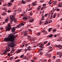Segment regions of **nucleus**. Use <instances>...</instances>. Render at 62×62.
<instances>
[{
	"label": "nucleus",
	"instance_id": "obj_54",
	"mask_svg": "<svg viewBox=\"0 0 62 62\" xmlns=\"http://www.w3.org/2000/svg\"><path fill=\"white\" fill-rule=\"evenodd\" d=\"M14 2V0H11V2Z\"/></svg>",
	"mask_w": 62,
	"mask_h": 62
},
{
	"label": "nucleus",
	"instance_id": "obj_8",
	"mask_svg": "<svg viewBox=\"0 0 62 62\" xmlns=\"http://www.w3.org/2000/svg\"><path fill=\"white\" fill-rule=\"evenodd\" d=\"M11 5H12V3H11L10 2L8 3V4H7L8 7H10V6H11Z\"/></svg>",
	"mask_w": 62,
	"mask_h": 62
},
{
	"label": "nucleus",
	"instance_id": "obj_22",
	"mask_svg": "<svg viewBox=\"0 0 62 62\" xmlns=\"http://www.w3.org/2000/svg\"><path fill=\"white\" fill-rule=\"evenodd\" d=\"M27 33H26L25 32H24L23 34V35L24 36H27Z\"/></svg>",
	"mask_w": 62,
	"mask_h": 62
},
{
	"label": "nucleus",
	"instance_id": "obj_44",
	"mask_svg": "<svg viewBox=\"0 0 62 62\" xmlns=\"http://www.w3.org/2000/svg\"><path fill=\"white\" fill-rule=\"evenodd\" d=\"M60 10V9L58 8L57 9L56 11H59Z\"/></svg>",
	"mask_w": 62,
	"mask_h": 62
},
{
	"label": "nucleus",
	"instance_id": "obj_41",
	"mask_svg": "<svg viewBox=\"0 0 62 62\" xmlns=\"http://www.w3.org/2000/svg\"><path fill=\"white\" fill-rule=\"evenodd\" d=\"M56 62H60V60L59 59H58V60H56Z\"/></svg>",
	"mask_w": 62,
	"mask_h": 62
},
{
	"label": "nucleus",
	"instance_id": "obj_37",
	"mask_svg": "<svg viewBox=\"0 0 62 62\" xmlns=\"http://www.w3.org/2000/svg\"><path fill=\"white\" fill-rule=\"evenodd\" d=\"M60 57H61V56H62V53H60Z\"/></svg>",
	"mask_w": 62,
	"mask_h": 62
},
{
	"label": "nucleus",
	"instance_id": "obj_64",
	"mask_svg": "<svg viewBox=\"0 0 62 62\" xmlns=\"http://www.w3.org/2000/svg\"><path fill=\"white\" fill-rule=\"evenodd\" d=\"M55 47H57V45H55Z\"/></svg>",
	"mask_w": 62,
	"mask_h": 62
},
{
	"label": "nucleus",
	"instance_id": "obj_48",
	"mask_svg": "<svg viewBox=\"0 0 62 62\" xmlns=\"http://www.w3.org/2000/svg\"><path fill=\"white\" fill-rule=\"evenodd\" d=\"M13 14L14 15V16L15 15H16V12H14Z\"/></svg>",
	"mask_w": 62,
	"mask_h": 62
},
{
	"label": "nucleus",
	"instance_id": "obj_7",
	"mask_svg": "<svg viewBox=\"0 0 62 62\" xmlns=\"http://www.w3.org/2000/svg\"><path fill=\"white\" fill-rule=\"evenodd\" d=\"M7 50L6 49V50H4V53L1 54V55H3V54H7Z\"/></svg>",
	"mask_w": 62,
	"mask_h": 62
},
{
	"label": "nucleus",
	"instance_id": "obj_27",
	"mask_svg": "<svg viewBox=\"0 0 62 62\" xmlns=\"http://www.w3.org/2000/svg\"><path fill=\"white\" fill-rule=\"evenodd\" d=\"M48 42V41H45L43 43V44H46V43Z\"/></svg>",
	"mask_w": 62,
	"mask_h": 62
},
{
	"label": "nucleus",
	"instance_id": "obj_57",
	"mask_svg": "<svg viewBox=\"0 0 62 62\" xmlns=\"http://www.w3.org/2000/svg\"><path fill=\"white\" fill-rule=\"evenodd\" d=\"M16 7H15V6H14L13 7V8H14V9H16Z\"/></svg>",
	"mask_w": 62,
	"mask_h": 62
},
{
	"label": "nucleus",
	"instance_id": "obj_15",
	"mask_svg": "<svg viewBox=\"0 0 62 62\" xmlns=\"http://www.w3.org/2000/svg\"><path fill=\"white\" fill-rule=\"evenodd\" d=\"M31 49V48H30V47H28L27 49V50L28 51H30V50Z\"/></svg>",
	"mask_w": 62,
	"mask_h": 62
},
{
	"label": "nucleus",
	"instance_id": "obj_55",
	"mask_svg": "<svg viewBox=\"0 0 62 62\" xmlns=\"http://www.w3.org/2000/svg\"><path fill=\"white\" fill-rule=\"evenodd\" d=\"M49 55V54H46V56H48Z\"/></svg>",
	"mask_w": 62,
	"mask_h": 62
},
{
	"label": "nucleus",
	"instance_id": "obj_63",
	"mask_svg": "<svg viewBox=\"0 0 62 62\" xmlns=\"http://www.w3.org/2000/svg\"><path fill=\"white\" fill-rule=\"evenodd\" d=\"M27 31L26 30L25 31V33H27Z\"/></svg>",
	"mask_w": 62,
	"mask_h": 62
},
{
	"label": "nucleus",
	"instance_id": "obj_36",
	"mask_svg": "<svg viewBox=\"0 0 62 62\" xmlns=\"http://www.w3.org/2000/svg\"><path fill=\"white\" fill-rule=\"evenodd\" d=\"M43 50V48H41L40 49H39V51H41V50Z\"/></svg>",
	"mask_w": 62,
	"mask_h": 62
},
{
	"label": "nucleus",
	"instance_id": "obj_52",
	"mask_svg": "<svg viewBox=\"0 0 62 62\" xmlns=\"http://www.w3.org/2000/svg\"><path fill=\"white\" fill-rule=\"evenodd\" d=\"M10 54L9 53L7 55L8 56H9Z\"/></svg>",
	"mask_w": 62,
	"mask_h": 62
},
{
	"label": "nucleus",
	"instance_id": "obj_19",
	"mask_svg": "<svg viewBox=\"0 0 62 62\" xmlns=\"http://www.w3.org/2000/svg\"><path fill=\"white\" fill-rule=\"evenodd\" d=\"M34 21V19H32L31 20H30L29 22H30L32 23V22H33V21Z\"/></svg>",
	"mask_w": 62,
	"mask_h": 62
},
{
	"label": "nucleus",
	"instance_id": "obj_28",
	"mask_svg": "<svg viewBox=\"0 0 62 62\" xmlns=\"http://www.w3.org/2000/svg\"><path fill=\"white\" fill-rule=\"evenodd\" d=\"M6 14H7V13H4L2 14V15H6Z\"/></svg>",
	"mask_w": 62,
	"mask_h": 62
},
{
	"label": "nucleus",
	"instance_id": "obj_13",
	"mask_svg": "<svg viewBox=\"0 0 62 62\" xmlns=\"http://www.w3.org/2000/svg\"><path fill=\"white\" fill-rule=\"evenodd\" d=\"M6 49L7 51H8V52H9V51H10V48L8 47Z\"/></svg>",
	"mask_w": 62,
	"mask_h": 62
},
{
	"label": "nucleus",
	"instance_id": "obj_29",
	"mask_svg": "<svg viewBox=\"0 0 62 62\" xmlns=\"http://www.w3.org/2000/svg\"><path fill=\"white\" fill-rule=\"evenodd\" d=\"M17 26L19 27H21V26H22V25L21 24H19L18 25H17Z\"/></svg>",
	"mask_w": 62,
	"mask_h": 62
},
{
	"label": "nucleus",
	"instance_id": "obj_43",
	"mask_svg": "<svg viewBox=\"0 0 62 62\" xmlns=\"http://www.w3.org/2000/svg\"><path fill=\"white\" fill-rule=\"evenodd\" d=\"M48 16V14H46L44 16L45 17L46 16Z\"/></svg>",
	"mask_w": 62,
	"mask_h": 62
},
{
	"label": "nucleus",
	"instance_id": "obj_38",
	"mask_svg": "<svg viewBox=\"0 0 62 62\" xmlns=\"http://www.w3.org/2000/svg\"><path fill=\"white\" fill-rule=\"evenodd\" d=\"M28 31H30V32H32V30H31V29H28Z\"/></svg>",
	"mask_w": 62,
	"mask_h": 62
},
{
	"label": "nucleus",
	"instance_id": "obj_35",
	"mask_svg": "<svg viewBox=\"0 0 62 62\" xmlns=\"http://www.w3.org/2000/svg\"><path fill=\"white\" fill-rule=\"evenodd\" d=\"M52 29V28H50L49 29H48V32H50V30H51V29Z\"/></svg>",
	"mask_w": 62,
	"mask_h": 62
},
{
	"label": "nucleus",
	"instance_id": "obj_20",
	"mask_svg": "<svg viewBox=\"0 0 62 62\" xmlns=\"http://www.w3.org/2000/svg\"><path fill=\"white\" fill-rule=\"evenodd\" d=\"M35 2H33L31 4L33 5V6H36V5H37V3H36L35 4Z\"/></svg>",
	"mask_w": 62,
	"mask_h": 62
},
{
	"label": "nucleus",
	"instance_id": "obj_39",
	"mask_svg": "<svg viewBox=\"0 0 62 62\" xmlns=\"http://www.w3.org/2000/svg\"><path fill=\"white\" fill-rule=\"evenodd\" d=\"M53 31V32H54L56 31V30H55V29H54Z\"/></svg>",
	"mask_w": 62,
	"mask_h": 62
},
{
	"label": "nucleus",
	"instance_id": "obj_6",
	"mask_svg": "<svg viewBox=\"0 0 62 62\" xmlns=\"http://www.w3.org/2000/svg\"><path fill=\"white\" fill-rule=\"evenodd\" d=\"M11 28H10L8 27H7L6 28H5L6 31L7 32L8 31H10V30Z\"/></svg>",
	"mask_w": 62,
	"mask_h": 62
},
{
	"label": "nucleus",
	"instance_id": "obj_21",
	"mask_svg": "<svg viewBox=\"0 0 62 62\" xmlns=\"http://www.w3.org/2000/svg\"><path fill=\"white\" fill-rule=\"evenodd\" d=\"M41 8V6H39L37 8V9H40V8Z\"/></svg>",
	"mask_w": 62,
	"mask_h": 62
},
{
	"label": "nucleus",
	"instance_id": "obj_34",
	"mask_svg": "<svg viewBox=\"0 0 62 62\" xmlns=\"http://www.w3.org/2000/svg\"><path fill=\"white\" fill-rule=\"evenodd\" d=\"M31 41H34L35 40H34V38H32L31 40Z\"/></svg>",
	"mask_w": 62,
	"mask_h": 62
},
{
	"label": "nucleus",
	"instance_id": "obj_3",
	"mask_svg": "<svg viewBox=\"0 0 62 62\" xmlns=\"http://www.w3.org/2000/svg\"><path fill=\"white\" fill-rule=\"evenodd\" d=\"M10 19H11L12 20V21H11L10 22L11 23H12V22L13 20L14 21H15L16 20V19L15 18V17H14L13 16H12V17L10 16Z\"/></svg>",
	"mask_w": 62,
	"mask_h": 62
},
{
	"label": "nucleus",
	"instance_id": "obj_9",
	"mask_svg": "<svg viewBox=\"0 0 62 62\" xmlns=\"http://www.w3.org/2000/svg\"><path fill=\"white\" fill-rule=\"evenodd\" d=\"M42 32H43L45 34H46L47 33V32H46V31H41V33H42Z\"/></svg>",
	"mask_w": 62,
	"mask_h": 62
},
{
	"label": "nucleus",
	"instance_id": "obj_12",
	"mask_svg": "<svg viewBox=\"0 0 62 62\" xmlns=\"http://www.w3.org/2000/svg\"><path fill=\"white\" fill-rule=\"evenodd\" d=\"M22 11V10L21 9H18V10H17V12H21Z\"/></svg>",
	"mask_w": 62,
	"mask_h": 62
},
{
	"label": "nucleus",
	"instance_id": "obj_62",
	"mask_svg": "<svg viewBox=\"0 0 62 62\" xmlns=\"http://www.w3.org/2000/svg\"><path fill=\"white\" fill-rule=\"evenodd\" d=\"M42 22L41 21L40 22V23H39V24L41 25V23Z\"/></svg>",
	"mask_w": 62,
	"mask_h": 62
},
{
	"label": "nucleus",
	"instance_id": "obj_16",
	"mask_svg": "<svg viewBox=\"0 0 62 62\" xmlns=\"http://www.w3.org/2000/svg\"><path fill=\"white\" fill-rule=\"evenodd\" d=\"M23 50V49H21L20 50H18L17 52L16 53V54H18V53H20V52L21 51Z\"/></svg>",
	"mask_w": 62,
	"mask_h": 62
},
{
	"label": "nucleus",
	"instance_id": "obj_30",
	"mask_svg": "<svg viewBox=\"0 0 62 62\" xmlns=\"http://www.w3.org/2000/svg\"><path fill=\"white\" fill-rule=\"evenodd\" d=\"M57 6L58 7H62V5H57Z\"/></svg>",
	"mask_w": 62,
	"mask_h": 62
},
{
	"label": "nucleus",
	"instance_id": "obj_59",
	"mask_svg": "<svg viewBox=\"0 0 62 62\" xmlns=\"http://www.w3.org/2000/svg\"><path fill=\"white\" fill-rule=\"evenodd\" d=\"M46 4H44L43 5V6H46Z\"/></svg>",
	"mask_w": 62,
	"mask_h": 62
},
{
	"label": "nucleus",
	"instance_id": "obj_60",
	"mask_svg": "<svg viewBox=\"0 0 62 62\" xmlns=\"http://www.w3.org/2000/svg\"><path fill=\"white\" fill-rule=\"evenodd\" d=\"M60 15V14L59 13H58V17H59V15Z\"/></svg>",
	"mask_w": 62,
	"mask_h": 62
},
{
	"label": "nucleus",
	"instance_id": "obj_4",
	"mask_svg": "<svg viewBox=\"0 0 62 62\" xmlns=\"http://www.w3.org/2000/svg\"><path fill=\"white\" fill-rule=\"evenodd\" d=\"M48 18H47L46 21L45 23V24H47L48 23H50L52 22V20H51V22H48Z\"/></svg>",
	"mask_w": 62,
	"mask_h": 62
},
{
	"label": "nucleus",
	"instance_id": "obj_1",
	"mask_svg": "<svg viewBox=\"0 0 62 62\" xmlns=\"http://www.w3.org/2000/svg\"><path fill=\"white\" fill-rule=\"evenodd\" d=\"M4 41H10L11 42L10 43L11 45H10L11 47H14L16 46V45L14 44V43L11 36L10 35H9L8 37L5 38L4 39ZM14 44V45H13Z\"/></svg>",
	"mask_w": 62,
	"mask_h": 62
},
{
	"label": "nucleus",
	"instance_id": "obj_23",
	"mask_svg": "<svg viewBox=\"0 0 62 62\" xmlns=\"http://www.w3.org/2000/svg\"><path fill=\"white\" fill-rule=\"evenodd\" d=\"M24 59H26L27 60H28V59H29V58L28 57H24Z\"/></svg>",
	"mask_w": 62,
	"mask_h": 62
},
{
	"label": "nucleus",
	"instance_id": "obj_51",
	"mask_svg": "<svg viewBox=\"0 0 62 62\" xmlns=\"http://www.w3.org/2000/svg\"><path fill=\"white\" fill-rule=\"evenodd\" d=\"M8 13H9V12H11V11H10V10H8Z\"/></svg>",
	"mask_w": 62,
	"mask_h": 62
},
{
	"label": "nucleus",
	"instance_id": "obj_50",
	"mask_svg": "<svg viewBox=\"0 0 62 62\" xmlns=\"http://www.w3.org/2000/svg\"><path fill=\"white\" fill-rule=\"evenodd\" d=\"M31 62H34V60L33 59H32L31 60Z\"/></svg>",
	"mask_w": 62,
	"mask_h": 62
},
{
	"label": "nucleus",
	"instance_id": "obj_31",
	"mask_svg": "<svg viewBox=\"0 0 62 62\" xmlns=\"http://www.w3.org/2000/svg\"><path fill=\"white\" fill-rule=\"evenodd\" d=\"M13 58V56H12V57H11L10 58V59L11 60L12 59V58Z\"/></svg>",
	"mask_w": 62,
	"mask_h": 62
},
{
	"label": "nucleus",
	"instance_id": "obj_32",
	"mask_svg": "<svg viewBox=\"0 0 62 62\" xmlns=\"http://www.w3.org/2000/svg\"><path fill=\"white\" fill-rule=\"evenodd\" d=\"M24 56V55L23 54V55H22L20 56V58H22V57H23V56Z\"/></svg>",
	"mask_w": 62,
	"mask_h": 62
},
{
	"label": "nucleus",
	"instance_id": "obj_40",
	"mask_svg": "<svg viewBox=\"0 0 62 62\" xmlns=\"http://www.w3.org/2000/svg\"><path fill=\"white\" fill-rule=\"evenodd\" d=\"M9 27V28H10L11 29V27L10 26V25H8V26L7 27Z\"/></svg>",
	"mask_w": 62,
	"mask_h": 62
},
{
	"label": "nucleus",
	"instance_id": "obj_14",
	"mask_svg": "<svg viewBox=\"0 0 62 62\" xmlns=\"http://www.w3.org/2000/svg\"><path fill=\"white\" fill-rule=\"evenodd\" d=\"M21 3L22 4H25L26 2H25V1H23V0H22V2H21Z\"/></svg>",
	"mask_w": 62,
	"mask_h": 62
},
{
	"label": "nucleus",
	"instance_id": "obj_46",
	"mask_svg": "<svg viewBox=\"0 0 62 62\" xmlns=\"http://www.w3.org/2000/svg\"><path fill=\"white\" fill-rule=\"evenodd\" d=\"M32 14H33V13H32V12H31L30 14V16H32Z\"/></svg>",
	"mask_w": 62,
	"mask_h": 62
},
{
	"label": "nucleus",
	"instance_id": "obj_53",
	"mask_svg": "<svg viewBox=\"0 0 62 62\" xmlns=\"http://www.w3.org/2000/svg\"><path fill=\"white\" fill-rule=\"evenodd\" d=\"M49 43H48V44H47V46H49L50 45V42H49Z\"/></svg>",
	"mask_w": 62,
	"mask_h": 62
},
{
	"label": "nucleus",
	"instance_id": "obj_45",
	"mask_svg": "<svg viewBox=\"0 0 62 62\" xmlns=\"http://www.w3.org/2000/svg\"><path fill=\"white\" fill-rule=\"evenodd\" d=\"M40 35V34L39 33H38L37 34V35H38V36H39Z\"/></svg>",
	"mask_w": 62,
	"mask_h": 62
},
{
	"label": "nucleus",
	"instance_id": "obj_5",
	"mask_svg": "<svg viewBox=\"0 0 62 62\" xmlns=\"http://www.w3.org/2000/svg\"><path fill=\"white\" fill-rule=\"evenodd\" d=\"M15 30H16V29L15 27H13L11 29V31L12 32H14L15 31Z\"/></svg>",
	"mask_w": 62,
	"mask_h": 62
},
{
	"label": "nucleus",
	"instance_id": "obj_2",
	"mask_svg": "<svg viewBox=\"0 0 62 62\" xmlns=\"http://www.w3.org/2000/svg\"><path fill=\"white\" fill-rule=\"evenodd\" d=\"M10 35L12 37L14 42V40H15V38H16L15 37H16L17 35L16 34L15 35V36H14V35H13V34L11 33L10 34Z\"/></svg>",
	"mask_w": 62,
	"mask_h": 62
},
{
	"label": "nucleus",
	"instance_id": "obj_26",
	"mask_svg": "<svg viewBox=\"0 0 62 62\" xmlns=\"http://www.w3.org/2000/svg\"><path fill=\"white\" fill-rule=\"evenodd\" d=\"M14 51H15V49H14L13 50H11V54H12V53H13V52H14Z\"/></svg>",
	"mask_w": 62,
	"mask_h": 62
},
{
	"label": "nucleus",
	"instance_id": "obj_61",
	"mask_svg": "<svg viewBox=\"0 0 62 62\" xmlns=\"http://www.w3.org/2000/svg\"><path fill=\"white\" fill-rule=\"evenodd\" d=\"M39 47H40V48H43V46H39Z\"/></svg>",
	"mask_w": 62,
	"mask_h": 62
},
{
	"label": "nucleus",
	"instance_id": "obj_17",
	"mask_svg": "<svg viewBox=\"0 0 62 62\" xmlns=\"http://www.w3.org/2000/svg\"><path fill=\"white\" fill-rule=\"evenodd\" d=\"M23 19L25 20H27V17H24L23 18Z\"/></svg>",
	"mask_w": 62,
	"mask_h": 62
},
{
	"label": "nucleus",
	"instance_id": "obj_58",
	"mask_svg": "<svg viewBox=\"0 0 62 62\" xmlns=\"http://www.w3.org/2000/svg\"><path fill=\"white\" fill-rule=\"evenodd\" d=\"M25 52H26H26L27 51V50L26 48H25Z\"/></svg>",
	"mask_w": 62,
	"mask_h": 62
},
{
	"label": "nucleus",
	"instance_id": "obj_33",
	"mask_svg": "<svg viewBox=\"0 0 62 62\" xmlns=\"http://www.w3.org/2000/svg\"><path fill=\"white\" fill-rule=\"evenodd\" d=\"M44 20V17H42L41 18V21H43V20Z\"/></svg>",
	"mask_w": 62,
	"mask_h": 62
},
{
	"label": "nucleus",
	"instance_id": "obj_42",
	"mask_svg": "<svg viewBox=\"0 0 62 62\" xmlns=\"http://www.w3.org/2000/svg\"><path fill=\"white\" fill-rule=\"evenodd\" d=\"M7 21H8V19H6L5 20V22H7Z\"/></svg>",
	"mask_w": 62,
	"mask_h": 62
},
{
	"label": "nucleus",
	"instance_id": "obj_18",
	"mask_svg": "<svg viewBox=\"0 0 62 62\" xmlns=\"http://www.w3.org/2000/svg\"><path fill=\"white\" fill-rule=\"evenodd\" d=\"M28 39H31V36L30 35H29L28 36Z\"/></svg>",
	"mask_w": 62,
	"mask_h": 62
},
{
	"label": "nucleus",
	"instance_id": "obj_25",
	"mask_svg": "<svg viewBox=\"0 0 62 62\" xmlns=\"http://www.w3.org/2000/svg\"><path fill=\"white\" fill-rule=\"evenodd\" d=\"M4 7H6L7 6V4L5 3V4H4L3 5Z\"/></svg>",
	"mask_w": 62,
	"mask_h": 62
},
{
	"label": "nucleus",
	"instance_id": "obj_56",
	"mask_svg": "<svg viewBox=\"0 0 62 62\" xmlns=\"http://www.w3.org/2000/svg\"><path fill=\"white\" fill-rule=\"evenodd\" d=\"M48 4L49 5H51V4H52V3L49 2Z\"/></svg>",
	"mask_w": 62,
	"mask_h": 62
},
{
	"label": "nucleus",
	"instance_id": "obj_49",
	"mask_svg": "<svg viewBox=\"0 0 62 62\" xmlns=\"http://www.w3.org/2000/svg\"><path fill=\"white\" fill-rule=\"evenodd\" d=\"M21 25L22 26L23 25H24V24H23V23H21Z\"/></svg>",
	"mask_w": 62,
	"mask_h": 62
},
{
	"label": "nucleus",
	"instance_id": "obj_24",
	"mask_svg": "<svg viewBox=\"0 0 62 62\" xmlns=\"http://www.w3.org/2000/svg\"><path fill=\"white\" fill-rule=\"evenodd\" d=\"M56 16V14H55L54 15H53V18H55V16Z\"/></svg>",
	"mask_w": 62,
	"mask_h": 62
},
{
	"label": "nucleus",
	"instance_id": "obj_47",
	"mask_svg": "<svg viewBox=\"0 0 62 62\" xmlns=\"http://www.w3.org/2000/svg\"><path fill=\"white\" fill-rule=\"evenodd\" d=\"M20 61V60H18L16 61V62H19Z\"/></svg>",
	"mask_w": 62,
	"mask_h": 62
},
{
	"label": "nucleus",
	"instance_id": "obj_11",
	"mask_svg": "<svg viewBox=\"0 0 62 62\" xmlns=\"http://www.w3.org/2000/svg\"><path fill=\"white\" fill-rule=\"evenodd\" d=\"M57 47H58V48H61L60 49H62V46H61L60 45H58L57 46Z\"/></svg>",
	"mask_w": 62,
	"mask_h": 62
},
{
	"label": "nucleus",
	"instance_id": "obj_10",
	"mask_svg": "<svg viewBox=\"0 0 62 62\" xmlns=\"http://www.w3.org/2000/svg\"><path fill=\"white\" fill-rule=\"evenodd\" d=\"M53 34H51L49 35L48 36H47V38H49H49H52V37H53Z\"/></svg>",
	"mask_w": 62,
	"mask_h": 62
}]
</instances>
